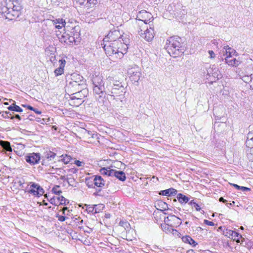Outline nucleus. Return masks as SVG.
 Instances as JSON below:
<instances>
[{
	"mask_svg": "<svg viewBox=\"0 0 253 253\" xmlns=\"http://www.w3.org/2000/svg\"><path fill=\"white\" fill-rule=\"evenodd\" d=\"M113 176L122 181H124L126 179V174L123 171L114 169L112 174V176Z\"/></svg>",
	"mask_w": 253,
	"mask_h": 253,
	"instance_id": "6ab92c4d",
	"label": "nucleus"
},
{
	"mask_svg": "<svg viewBox=\"0 0 253 253\" xmlns=\"http://www.w3.org/2000/svg\"><path fill=\"white\" fill-rule=\"evenodd\" d=\"M228 55L227 56H226L227 58H230L232 56V54L234 55H235V56H237L238 55V53L235 50H234V49L233 48H231L230 49V50L228 51Z\"/></svg>",
	"mask_w": 253,
	"mask_h": 253,
	"instance_id": "79ce46f5",
	"label": "nucleus"
},
{
	"mask_svg": "<svg viewBox=\"0 0 253 253\" xmlns=\"http://www.w3.org/2000/svg\"><path fill=\"white\" fill-rule=\"evenodd\" d=\"M88 90L86 87L82 90H79L72 94H70L69 96H72V97H74L75 99H81V100H83V99L86 96Z\"/></svg>",
	"mask_w": 253,
	"mask_h": 253,
	"instance_id": "f3484780",
	"label": "nucleus"
},
{
	"mask_svg": "<svg viewBox=\"0 0 253 253\" xmlns=\"http://www.w3.org/2000/svg\"><path fill=\"white\" fill-rule=\"evenodd\" d=\"M214 72L212 74V76L214 78H216L217 79H219L221 78V75L220 74H219V72L218 71V69H214Z\"/></svg>",
	"mask_w": 253,
	"mask_h": 253,
	"instance_id": "a18cd8bd",
	"label": "nucleus"
},
{
	"mask_svg": "<svg viewBox=\"0 0 253 253\" xmlns=\"http://www.w3.org/2000/svg\"><path fill=\"white\" fill-rule=\"evenodd\" d=\"M164 221L165 223L171 227L179 226L182 223L181 219L173 214H169L167 217H165Z\"/></svg>",
	"mask_w": 253,
	"mask_h": 253,
	"instance_id": "9d476101",
	"label": "nucleus"
},
{
	"mask_svg": "<svg viewBox=\"0 0 253 253\" xmlns=\"http://www.w3.org/2000/svg\"><path fill=\"white\" fill-rule=\"evenodd\" d=\"M23 106L26 107L30 110L35 111V108L30 105H24Z\"/></svg>",
	"mask_w": 253,
	"mask_h": 253,
	"instance_id": "bf43d9fd",
	"label": "nucleus"
},
{
	"mask_svg": "<svg viewBox=\"0 0 253 253\" xmlns=\"http://www.w3.org/2000/svg\"><path fill=\"white\" fill-rule=\"evenodd\" d=\"M60 179H61V180H66V179H66V178H65V177L64 176H61L60 177Z\"/></svg>",
	"mask_w": 253,
	"mask_h": 253,
	"instance_id": "774afa93",
	"label": "nucleus"
},
{
	"mask_svg": "<svg viewBox=\"0 0 253 253\" xmlns=\"http://www.w3.org/2000/svg\"><path fill=\"white\" fill-rule=\"evenodd\" d=\"M86 85L81 84L75 82H69L65 87V91L70 95L76 92L86 88Z\"/></svg>",
	"mask_w": 253,
	"mask_h": 253,
	"instance_id": "6e6552de",
	"label": "nucleus"
},
{
	"mask_svg": "<svg viewBox=\"0 0 253 253\" xmlns=\"http://www.w3.org/2000/svg\"><path fill=\"white\" fill-rule=\"evenodd\" d=\"M209 53L211 58H213L215 56V54L212 50H209Z\"/></svg>",
	"mask_w": 253,
	"mask_h": 253,
	"instance_id": "4d7b16f0",
	"label": "nucleus"
},
{
	"mask_svg": "<svg viewBox=\"0 0 253 253\" xmlns=\"http://www.w3.org/2000/svg\"><path fill=\"white\" fill-rule=\"evenodd\" d=\"M95 213H99L103 210L104 206L103 204L94 205Z\"/></svg>",
	"mask_w": 253,
	"mask_h": 253,
	"instance_id": "c9c22d12",
	"label": "nucleus"
},
{
	"mask_svg": "<svg viewBox=\"0 0 253 253\" xmlns=\"http://www.w3.org/2000/svg\"><path fill=\"white\" fill-rule=\"evenodd\" d=\"M149 15V13H148L146 11H142L141 12H140L139 15L137 16V17H141L142 16H143V15L145 16V15H147V16H148Z\"/></svg>",
	"mask_w": 253,
	"mask_h": 253,
	"instance_id": "3c124183",
	"label": "nucleus"
},
{
	"mask_svg": "<svg viewBox=\"0 0 253 253\" xmlns=\"http://www.w3.org/2000/svg\"><path fill=\"white\" fill-rule=\"evenodd\" d=\"M127 75L132 82H138L141 75V70L136 65H129L127 70Z\"/></svg>",
	"mask_w": 253,
	"mask_h": 253,
	"instance_id": "0eeeda50",
	"label": "nucleus"
},
{
	"mask_svg": "<svg viewBox=\"0 0 253 253\" xmlns=\"http://www.w3.org/2000/svg\"><path fill=\"white\" fill-rule=\"evenodd\" d=\"M233 232L234 231L232 230L226 229L223 231V234L225 236L230 238L233 235Z\"/></svg>",
	"mask_w": 253,
	"mask_h": 253,
	"instance_id": "ea45409f",
	"label": "nucleus"
},
{
	"mask_svg": "<svg viewBox=\"0 0 253 253\" xmlns=\"http://www.w3.org/2000/svg\"><path fill=\"white\" fill-rule=\"evenodd\" d=\"M66 31L63 35L59 37V41L62 43H64L66 45H71L74 43V39L72 38V36L68 34L69 30L67 28Z\"/></svg>",
	"mask_w": 253,
	"mask_h": 253,
	"instance_id": "f8f14e48",
	"label": "nucleus"
},
{
	"mask_svg": "<svg viewBox=\"0 0 253 253\" xmlns=\"http://www.w3.org/2000/svg\"><path fill=\"white\" fill-rule=\"evenodd\" d=\"M67 209H68V208H67V207H64V208H63V213L64 214H65V211H66V210H67Z\"/></svg>",
	"mask_w": 253,
	"mask_h": 253,
	"instance_id": "338daca9",
	"label": "nucleus"
},
{
	"mask_svg": "<svg viewBox=\"0 0 253 253\" xmlns=\"http://www.w3.org/2000/svg\"><path fill=\"white\" fill-rule=\"evenodd\" d=\"M7 109L10 111H15L17 112H22L23 111L22 109H21L19 106L16 105L15 104H12V105L8 107Z\"/></svg>",
	"mask_w": 253,
	"mask_h": 253,
	"instance_id": "7c9ffc66",
	"label": "nucleus"
},
{
	"mask_svg": "<svg viewBox=\"0 0 253 253\" xmlns=\"http://www.w3.org/2000/svg\"><path fill=\"white\" fill-rule=\"evenodd\" d=\"M56 217H57L58 220H59L61 222L64 221L67 218V217L65 216L60 215L59 214L56 215Z\"/></svg>",
	"mask_w": 253,
	"mask_h": 253,
	"instance_id": "8fccbe9b",
	"label": "nucleus"
},
{
	"mask_svg": "<svg viewBox=\"0 0 253 253\" xmlns=\"http://www.w3.org/2000/svg\"><path fill=\"white\" fill-rule=\"evenodd\" d=\"M83 162L80 161L79 160H76L75 161V164L78 167H81L83 166Z\"/></svg>",
	"mask_w": 253,
	"mask_h": 253,
	"instance_id": "6e6d98bb",
	"label": "nucleus"
},
{
	"mask_svg": "<svg viewBox=\"0 0 253 253\" xmlns=\"http://www.w3.org/2000/svg\"><path fill=\"white\" fill-rule=\"evenodd\" d=\"M77 4L89 8L97 3V0H73Z\"/></svg>",
	"mask_w": 253,
	"mask_h": 253,
	"instance_id": "4468645a",
	"label": "nucleus"
},
{
	"mask_svg": "<svg viewBox=\"0 0 253 253\" xmlns=\"http://www.w3.org/2000/svg\"><path fill=\"white\" fill-rule=\"evenodd\" d=\"M60 186L59 185H56L54 186L52 189V192L55 194L60 196V194L62 193V191L60 190H59Z\"/></svg>",
	"mask_w": 253,
	"mask_h": 253,
	"instance_id": "4c0bfd02",
	"label": "nucleus"
},
{
	"mask_svg": "<svg viewBox=\"0 0 253 253\" xmlns=\"http://www.w3.org/2000/svg\"><path fill=\"white\" fill-rule=\"evenodd\" d=\"M37 114H41V112L39 111L37 109L35 108V111H34Z\"/></svg>",
	"mask_w": 253,
	"mask_h": 253,
	"instance_id": "0e129e2a",
	"label": "nucleus"
},
{
	"mask_svg": "<svg viewBox=\"0 0 253 253\" xmlns=\"http://www.w3.org/2000/svg\"><path fill=\"white\" fill-rule=\"evenodd\" d=\"M93 91L95 98L99 102H102L107 95V86L105 87V82L101 76H93L92 79Z\"/></svg>",
	"mask_w": 253,
	"mask_h": 253,
	"instance_id": "f03ea898",
	"label": "nucleus"
},
{
	"mask_svg": "<svg viewBox=\"0 0 253 253\" xmlns=\"http://www.w3.org/2000/svg\"><path fill=\"white\" fill-rule=\"evenodd\" d=\"M71 33L73 34L72 36V38L74 39V43L77 44L80 41V28L79 26H75L71 29Z\"/></svg>",
	"mask_w": 253,
	"mask_h": 253,
	"instance_id": "2eb2a0df",
	"label": "nucleus"
},
{
	"mask_svg": "<svg viewBox=\"0 0 253 253\" xmlns=\"http://www.w3.org/2000/svg\"><path fill=\"white\" fill-rule=\"evenodd\" d=\"M30 189L28 191V193L32 194L33 195L37 197H40L44 193L43 189L38 184L34 182H30Z\"/></svg>",
	"mask_w": 253,
	"mask_h": 253,
	"instance_id": "1a4fd4ad",
	"label": "nucleus"
},
{
	"mask_svg": "<svg viewBox=\"0 0 253 253\" xmlns=\"http://www.w3.org/2000/svg\"><path fill=\"white\" fill-rule=\"evenodd\" d=\"M69 101L70 105L76 107L79 106L84 102V100H82L81 99H75L74 97H72V96H70Z\"/></svg>",
	"mask_w": 253,
	"mask_h": 253,
	"instance_id": "b1692460",
	"label": "nucleus"
},
{
	"mask_svg": "<svg viewBox=\"0 0 253 253\" xmlns=\"http://www.w3.org/2000/svg\"><path fill=\"white\" fill-rule=\"evenodd\" d=\"M177 190L174 188H170L166 190L161 191L160 192V195L169 196L173 194H176Z\"/></svg>",
	"mask_w": 253,
	"mask_h": 253,
	"instance_id": "393cba45",
	"label": "nucleus"
},
{
	"mask_svg": "<svg viewBox=\"0 0 253 253\" xmlns=\"http://www.w3.org/2000/svg\"><path fill=\"white\" fill-rule=\"evenodd\" d=\"M60 157L63 158L61 159V161L64 162V164H67L71 160V157L68 155L63 156L62 155Z\"/></svg>",
	"mask_w": 253,
	"mask_h": 253,
	"instance_id": "58836bf2",
	"label": "nucleus"
},
{
	"mask_svg": "<svg viewBox=\"0 0 253 253\" xmlns=\"http://www.w3.org/2000/svg\"><path fill=\"white\" fill-rule=\"evenodd\" d=\"M0 145L5 150L8 152H11L12 148L10 146V143L8 141L0 140Z\"/></svg>",
	"mask_w": 253,
	"mask_h": 253,
	"instance_id": "bb28decb",
	"label": "nucleus"
},
{
	"mask_svg": "<svg viewBox=\"0 0 253 253\" xmlns=\"http://www.w3.org/2000/svg\"><path fill=\"white\" fill-rule=\"evenodd\" d=\"M14 119H18V120H21V119L20 116L18 114H16L15 116L11 115L10 119L13 120Z\"/></svg>",
	"mask_w": 253,
	"mask_h": 253,
	"instance_id": "5fc2aeb1",
	"label": "nucleus"
},
{
	"mask_svg": "<svg viewBox=\"0 0 253 253\" xmlns=\"http://www.w3.org/2000/svg\"><path fill=\"white\" fill-rule=\"evenodd\" d=\"M219 201L220 202H223L224 203H226L227 202V201L226 200H225L223 197H220L219 199Z\"/></svg>",
	"mask_w": 253,
	"mask_h": 253,
	"instance_id": "052dcab7",
	"label": "nucleus"
},
{
	"mask_svg": "<svg viewBox=\"0 0 253 253\" xmlns=\"http://www.w3.org/2000/svg\"><path fill=\"white\" fill-rule=\"evenodd\" d=\"M113 169H111L110 167L102 168L100 169L99 172L103 175H107L109 176H112L113 172Z\"/></svg>",
	"mask_w": 253,
	"mask_h": 253,
	"instance_id": "4be33fe9",
	"label": "nucleus"
},
{
	"mask_svg": "<svg viewBox=\"0 0 253 253\" xmlns=\"http://www.w3.org/2000/svg\"><path fill=\"white\" fill-rule=\"evenodd\" d=\"M186 253H194V251L193 250H189Z\"/></svg>",
	"mask_w": 253,
	"mask_h": 253,
	"instance_id": "69168bd1",
	"label": "nucleus"
},
{
	"mask_svg": "<svg viewBox=\"0 0 253 253\" xmlns=\"http://www.w3.org/2000/svg\"><path fill=\"white\" fill-rule=\"evenodd\" d=\"M229 58L226 57L225 59V62L228 65L237 67L239 65L241 61L239 60H237L236 58H234L233 59H228Z\"/></svg>",
	"mask_w": 253,
	"mask_h": 253,
	"instance_id": "5701e85b",
	"label": "nucleus"
},
{
	"mask_svg": "<svg viewBox=\"0 0 253 253\" xmlns=\"http://www.w3.org/2000/svg\"><path fill=\"white\" fill-rule=\"evenodd\" d=\"M165 48L169 54L173 57L179 56L184 53L181 46V39L179 37L173 36L168 39Z\"/></svg>",
	"mask_w": 253,
	"mask_h": 253,
	"instance_id": "7ed1b4c3",
	"label": "nucleus"
},
{
	"mask_svg": "<svg viewBox=\"0 0 253 253\" xmlns=\"http://www.w3.org/2000/svg\"><path fill=\"white\" fill-rule=\"evenodd\" d=\"M53 24L55 25V27L57 29H61L62 27H64L65 29L68 28V27L66 26V22L64 20L61 18L56 19L52 21Z\"/></svg>",
	"mask_w": 253,
	"mask_h": 253,
	"instance_id": "a211bd4d",
	"label": "nucleus"
},
{
	"mask_svg": "<svg viewBox=\"0 0 253 253\" xmlns=\"http://www.w3.org/2000/svg\"><path fill=\"white\" fill-rule=\"evenodd\" d=\"M252 77L249 76H243L242 80L245 83H248L252 81Z\"/></svg>",
	"mask_w": 253,
	"mask_h": 253,
	"instance_id": "49530a36",
	"label": "nucleus"
},
{
	"mask_svg": "<svg viewBox=\"0 0 253 253\" xmlns=\"http://www.w3.org/2000/svg\"><path fill=\"white\" fill-rule=\"evenodd\" d=\"M17 184L21 187V189L24 188V180L23 179H19L17 180Z\"/></svg>",
	"mask_w": 253,
	"mask_h": 253,
	"instance_id": "603ef678",
	"label": "nucleus"
},
{
	"mask_svg": "<svg viewBox=\"0 0 253 253\" xmlns=\"http://www.w3.org/2000/svg\"><path fill=\"white\" fill-rule=\"evenodd\" d=\"M49 202L54 205H58V204H59V202H58V200H57V197H54L52 198H51L49 200Z\"/></svg>",
	"mask_w": 253,
	"mask_h": 253,
	"instance_id": "de8ad7c7",
	"label": "nucleus"
},
{
	"mask_svg": "<svg viewBox=\"0 0 253 253\" xmlns=\"http://www.w3.org/2000/svg\"><path fill=\"white\" fill-rule=\"evenodd\" d=\"M224 49L225 50V53L227 54L228 51L230 50L231 47H230L228 45H226L224 47Z\"/></svg>",
	"mask_w": 253,
	"mask_h": 253,
	"instance_id": "13d9d810",
	"label": "nucleus"
},
{
	"mask_svg": "<svg viewBox=\"0 0 253 253\" xmlns=\"http://www.w3.org/2000/svg\"><path fill=\"white\" fill-rule=\"evenodd\" d=\"M94 186L98 187H102L105 184V181L103 178L98 175H94Z\"/></svg>",
	"mask_w": 253,
	"mask_h": 253,
	"instance_id": "aec40b11",
	"label": "nucleus"
},
{
	"mask_svg": "<svg viewBox=\"0 0 253 253\" xmlns=\"http://www.w3.org/2000/svg\"><path fill=\"white\" fill-rule=\"evenodd\" d=\"M232 185L237 189L239 190H241L242 191H249L251 190L250 188H249L244 186H241L236 184H232Z\"/></svg>",
	"mask_w": 253,
	"mask_h": 253,
	"instance_id": "72a5a7b5",
	"label": "nucleus"
},
{
	"mask_svg": "<svg viewBox=\"0 0 253 253\" xmlns=\"http://www.w3.org/2000/svg\"><path fill=\"white\" fill-rule=\"evenodd\" d=\"M121 40L110 41L105 44L103 48L108 56H112L114 59H121L124 56Z\"/></svg>",
	"mask_w": 253,
	"mask_h": 253,
	"instance_id": "20e7f679",
	"label": "nucleus"
},
{
	"mask_svg": "<svg viewBox=\"0 0 253 253\" xmlns=\"http://www.w3.org/2000/svg\"><path fill=\"white\" fill-rule=\"evenodd\" d=\"M21 1L19 0H5L0 13L8 20H15L21 14Z\"/></svg>",
	"mask_w": 253,
	"mask_h": 253,
	"instance_id": "f257e3e1",
	"label": "nucleus"
},
{
	"mask_svg": "<svg viewBox=\"0 0 253 253\" xmlns=\"http://www.w3.org/2000/svg\"><path fill=\"white\" fill-rule=\"evenodd\" d=\"M122 36L121 35L119 31L114 30L113 31H110L108 35L104 39V41L109 42V40H110V41L121 40Z\"/></svg>",
	"mask_w": 253,
	"mask_h": 253,
	"instance_id": "ddd939ff",
	"label": "nucleus"
},
{
	"mask_svg": "<svg viewBox=\"0 0 253 253\" xmlns=\"http://www.w3.org/2000/svg\"><path fill=\"white\" fill-rule=\"evenodd\" d=\"M64 69L61 68V67H58L54 71V73L56 76H58L59 75H61L63 73Z\"/></svg>",
	"mask_w": 253,
	"mask_h": 253,
	"instance_id": "c03bdc74",
	"label": "nucleus"
},
{
	"mask_svg": "<svg viewBox=\"0 0 253 253\" xmlns=\"http://www.w3.org/2000/svg\"><path fill=\"white\" fill-rule=\"evenodd\" d=\"M57 200H58V202H59V205H67L66 201H67L63 196H58L57 197Z\"/></svg>",
	"mask_w": 253,
	"mask_h": 253,
	"instance_id": "e433bc0d",
	"label": "nucleus"
},
{
	"mask_svg": "<svg viewBox=\"0 0 253 253\" xmlns=\"http://www.w3.org/2000/svg\"><path fill=\"white\" fill-rule=\"evenodd\" d=\"M182 240L184 243L189 244L193 247H195L197 243L189 236L186 235L182 237Z\"/></svg>",
	"mask_w": 253,
	"mask_h": 253,
	"instance_id": "a878e982",
	"label": "nucleus"
},
{
	"mask_svg": "<svg viewBox=\"0 0 253 253\" xmlns=\"http://www.w3.org/2000/svg\"><path fill=\"white\" fill-rule=\"evenodd\" d=\"M71 79L70 82H75L78 84L80 83L81 84L86 85L85 82L86 80L84 78V77L80 75L77 74L76 73H73L71 75Z\"/></svg>",
	"mask_w": 253,
	"mask_h": 253,
	"instance_id": "dca6fc26",
	"label": "nucleus"
},
{
	"mask_svg": "<svg viewBox=\"0 0 253 253\" xmlns=\"http://www.w3.org/2000/svg\"><path fill=\"white\" fill-rule=\"evenodd\" d=\"M250 140L251 141V144H250V145H248L247 146L249 147H253V137H252V138H251Z\"/></svg>",
	"mask_w": 253,
	"mask_h": 253,
	"instance_id": "e2e57ef3",
	"label": "nucleus"
},
{
	"mask_svg": "<svg viewBox=\"0 0 253 253\" xmlns=\"http://www.w3.org/2000/svg\"><path fill=\"white\" fill-rule=\"evenodd\" d=\"M242 237V236L238 233L236 231L233 232V235L231 236V238L234 240L236 241L237 243L240 242V238L239 237Z\"/></svg>",
	"mask_w": 253,
	"mask_h": 253,
	"instance_id": "f704fd0d",
	"label": "nucleus"
},
{
	"mask_svg": "<svg viewBox=\"0 0 253 253\" xmlns=\"http://www.w3.org/2000/svg\"><path fill=\"white\" fill-rule=\"evenodd\" d=\"M86 211L88 212L95 214L94 205H88L87 206Z\"/></svg>",
	"mask_w": 253,
	"mask_h": 253,
	"instance_id": "a19ab883",
	"label": "nucleus"
},
{
	"mask_svg": "<svg viewBox=\"0 0 253 253\" xmlns=\"http://www.w3.org/2000/svg\"><path fill=\"white\" fill-rule=\"evenodd\" d=\"M188 204L190 205L192 208H195L197 211H200L201 210V208L200 206L194 202V200H191L188 203Z\"/></svg>",
	"mask_w": 253,
	"mask_h": 253,
	"instance_id": "473e14b6",
	"label": "nucleus"
},
{
	"mask_svg": "<svg viewBox=\"0 0 253 253\" xmlns=\"http://www.w3.org/2000/svg\"><path fill=\"white\" fill-rule=\"evenodd\" d=\"M44 157L48 161H51L54 159L55 158L56 154L52 151H46L44 153Z\"/></svg>",
	"mask_w": 253,
	"mask_h": 253,
	"instance_id": "c85d7f7f",
	"label": "nucleus"
},
{
	"mask_svg": "<svg viewBox=\"0 0 253 253\" xmlns=\"http://www.w3.org/2000/svg\"><path fill=\"white\" fill-rule=\"evenodd\" d=\"M176 198L181 205L188 204L190 201V198L182 193H178L176 196Z\"/></svg>",
	"mask_w": 253,
	"mask_h": 253,
	"instance_id": "412c9836",
	"label": "nucleus"
},
{
	"mask_svg": "<svg viewBox=\"0 0 253 253\" xmlns=\"http://www.w3.org/2000/svg\"><path fill=\"white\" fill-rule=\"evenodd\" d=\"M59 62L60 63V65H59V67H61V68H62L63 69H64V68L65 67V63H66V61L64 59H60L59 60Z\"/></svg>",
	"mask_w": 253,
	"mask_h": 253,
	"instance_id": "09e8293b",
	"label": "nucleus"
},
{
	"mask_svg": "<svg viewBox=\"0 0 253 253\" xmlns=\"http://www.w3.org/2000/svg\"><path fill=\"white\" fill-rule=\"evenodd\" d=\"M204 223L205 224H206V225H208L209 226H213L214 225V223L213 222L209 221L207 219L204 220Z\"/></svg>",
	"mask_w": 253,
	"mask_h": 253,
	"instance_id": "864d4df0",
	"label": "nucleus"
},
{
	"mask_svg": "<svg viewBox=\"0 0 253 253\" xmlns=\"http://www.w3.org/2000/svg\"><path fill=\"white\" fill-rule=\"evenodd\" d=\"M85 182L88 188H93L94 186V175L92 177L86 178L85 179Z\"/></svg>",
	"mask_w": 253,
	"mask_h": 253,
	"instance_id": "cd10ccee",
	"label": "nucleus"
},
{
	"mask_svg": "<svg viewBox=\"0 0 253 253\" xmlns=\"http://www.w3.org/2000/svg\"><path fill=\"white\" fill-rule=\"evenodd\" d=\"M26 161L32 165L38 164L41 159V155L40 153H30L25 156Z\"/></svg>",
	"mask_w": 253,
	"mask_h": 253,
	"instance_id": "9b49d317",
	"label": "nucleus"
},
{
	"mask_svg": "<svg viewBox=\"0 0 253 253\" xmlns=\"http://www.w3.org/2000/svg\"><path fill=\"white\" fill-rule=\"evenodd\" d=\"M140 21L143 22V24L141 25L142 28H140L138 30L139 34L146 41L151 42L155 35L153 27H152L150 25L149 26L147 25L146 19L140 20Z\"/></svg>",
	"mask_w": 253,
	"mask_h": 253,
	"instance_id": "423d86ee",
	"label": "nucleus"
},
{
	"mask_svg": "<svg viewBox=\"0 0 253 253\" xmlns=\"http://www.w3.org/2000/svg\"><path fill=\"white\" fill-rule=\"evenodd\" d=\"M107 95L113 96L114 98L121 99L126 92V89L122 83L119 81L113 80L107 85Z\"/></svg>",
	"mask_w": 253,
	"mask_h": 253,
	"instance_id": "39448f33",
	"label": "nucleus"
},
{
	"mask_svg": "<svg viewBox=\"0 0 253 253\" xmlns=\"http://www.w3.org/2000/svg\"><path fill=\"white\" fill-rule=\"evenodd\" d=\"M180 13H181V17L182 16V15H185L187 13V11L185 10L184 9H182L180 11ZM181 13H180V14Z\"/></svg>",
	"mask_w": 253,
	"mask_h": 253,
	"instance_id": "680f3d73",
	"label": "nucleus"
},
{
	"mask_svg": "<svg viewBox=\"0 0 253 253\" xmlns=\"http://www.w3.org/2000/svg\"><path fill=\"white\" fill-rule=\"evenodd\" d=\"M0 114L1 115V116L3 118H10L11 116V114L8 111H5V112H2L0 113Z\"/></svg>",
	"mask_w": 253,
	"mask_h": 253,
	"instance_id": "37998d69",
	"label": "nucleus"
},
{
	"mask_svg": "<svg viewBox=\"0 0 253 253\" xmlns=\"http://www.w3.org/2000/svg\"><path fill=\"white\" fill-rule=\"evenodd\" d=\"M170 225H168L167 223L165 225L162 226V229L166 233L170 232L171 231H172V233L174 234V232H177V230L173 229L171 228Z\"/></svg>",
	"mask_w": 253,
	"mask_h": 253,
	"instance_id": "2f4dec72",
	"label": "nucleus"
},
{
	"mask_svg": "<svg viewBox=\"0 0 253 253\" xmlns=\"http://www.w3.org/2000/svg\"><path fill=\"white\" fill-rule=\"evenodd\" d=\"M249 130L250 131L247 134V140L246 141V145H250L251 141L250 139L252 138V137H253V126H249Z\"/></svg>",
	"mask_w": 253,
	"mask_h": 253,
	"instance_id": "c756f323",
	"label": "nucleus"
}]
</instances>
